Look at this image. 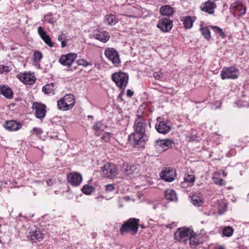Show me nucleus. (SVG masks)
Masks as SVG:
<instances>
[{
	"instance_id": "nucleus-1",
	"label": "nucleus",
	"mask_w": 249,
	"mask_h": 249,
	"mask_svg": "<svg viewBox=\"0 0 249 249\" xmlns=\"http://www.w3.org/2000/svg\"><path fill=\"white\" fill-rule=\"evenodd\" d=\"M139 219L131 218L125 222L120 228V232L124 234L129 232L132 234H135L138 230Z\"/></svg>"
},
{
	"instance_id": "nucleus-2",
	"label": "nucleus",
	"mask_w": 249,
	"mask_h": 249,
	"mask_svg": "<svg viewBox=\"0 0 249 249\" xmlns=\"http://www.w3.org/2000/svg\"><path fill=\"white\" fill-rule=\"evenodd\" d=\"M111 79L120 89L123 91L128 83V75L127 73L119 71L113 73Z\"/></svg>"
},
{
	"instance_id": "nucleus-3",
	"label": "nucleus",
	"mask_w": 249,
	"mask_h": 249,
	"mask_svg": "<svg viewBox=\"0 0 249 249\" xmlns=\"http://www.w3.org/2000/svg\"><path fill=\"white\" fill-rule=\"evenodd\" d=\"M75 100L73 94H66L57 101V106L59 110L67 111L74 106Z\"/></svg>"
},
{
	"instance_id": "nucleus-4",
	"label": "nucleus",
	"mask_w": 249,
	"mask_h": 249,
	"mask_svg": "<svg viewBox=\"0 0 249 249\" xmlns=\"http://www.w3.org/2000/svg\"><path fill=\"white\" fill-rule=\"evenodd\" d=\"M101 169L102 176L106 178H113L118 174V169L116 165L112 163L106 162Z\"/></svg>"
},
{
	"instance_id": "nucleus-5",
	"label": "nucleus",
	"mask_w": 249,
	"mask_h": 249,
	"mask_svg": "<svg viewBox=\"0 0 249 249\" xmlns=\"http://www.w3.org/2000/svg\"><path fill=\"white\" fill-rule=\"evenodd\" d=\"M239 71L237 69L233 67L223 68L220 73L222 79H235L238 77Z\"/></svg>"
},
{
	"instance_id": "nucleus-6",
	"label": "nucleus",
	"mask_w": 249,
	"mask_h": 249,
	"mask_svg": "<svg viewBox=\"0 0 249 249\" xmlns=\"http://www.w3.org/2000/svg\"><path fill=\"white\" fill-rule=\"evenodd\" d=\"M192 231L187 228H179L175 233V239L180 242L185 243L189 239Z\"/></svg>"
},
{
	"instance_id": "nucleus-7",
	"label": "nucleus",
	"mask_w": 249,
	"mask_h": 249,
	"mask_svg": "<svg viewBox=\"0 0 249 249\" xmlns=\"http://www.w3.org/2000/svg\"><path fill=\"white\" fill-rule=\"evenodd\" d=\"M105 54L114 66H118L120 65L121 60L119 55L117 51L114 49L112 48H107L105 51Z\"/></svg>"
},
{
	"instance_id": "nucleus-8",
	"label": "nucleus",
	"mask_w": 249,
	"mask_h": 249,
	"mask_svg": "<svg viewBox=\"0 0 249 249\" xmlns=\"http://www.w3.org/2000/svg\"><path fill=\"white\" fill-rule=\"evenodd\" d=\"M67 179L71 185L78 186L82 182V176L78 172H73L67 174Z\"/></svg>"
},
{
	"instance_id": "nucleus-9",
	"label": "nucleus",
	"mask_w": 249,
	"mask_h": 249,
	"mask_svg": "<svg viewBox=\"0 0 249 249\" xmlns=\"http://www.w3.org/2000/svg\"><path fill=\"white\" fill-rule=\"evenodd\" d=\"M28 237L33 242H39L44 238V233L41 229L35 227L30 230Z\"/></svg>"
},
{
	"instance_id": "nucleus-10",
	"label": "nucleus",
	"mask_w": 249,
	"mask_h": 249,
	"mask_svg": "<svg viewBox=\"0 0 249 249\" xmlns=\"http://www.w3.org/2000/svg\"><path fill=\"white\" fill-rule=\"evenodd\" d=\"M144 134H140L139 133L135 132L131 134L128 139L129 141L132 143L135 146L139 147L142 145L144 143Z\"/></svg>"
},
{
	"instance_id": "nucleus-11",
	"label": "nucleus",
	"mask_w": 249,
	"mask_h": 249,
	"mask_svg": "<svg viewBox=\"0 0 249 249\" xmlns=\"http://www.w3.org/2000/svg\"><path fill=\"white\" fill-rule=\"evenodd\" d=\"M77 57V54L69 53L67 54H63L59 59L60 63L63 66H71Z\"/></svg>"
},
{
	"instance_id": "nucleus-12",
	"label": "nucleus",
	"mask_w": 249,
	"mask_h": 249,
	"mask_svg": "<svg viewBox=\"0 0 249 249\" xmlns=\"http://www.w3.org/2000/svg\"><path fill=\"white\" fill-rule=\"evenodd\" d=\"M173 142L169 139L159 140L156 142V148L160 152L164 151L172 147Z\"/></svg>"
},
{
	"instance_id": "nucleus-13",
	"label": "nucleus",
	"mask_w": 249,
	"mask_h": 249,
	"mask_svg": "<svg viewBox=\"0 0 249 249\" xmlns=\"http://www.w3.org/2000/svg\"><path fill=\"white\" fill-rule=\"evenodd\" d=\"M176 175L175 170L170 168H166L160 174V178L167 182H172L173 181Z\"/></svg>"
},
{
	"instance_id": "nucleus-14",
	"label": "nucleus",
	"mask_w": 249,
	"mask_h": 249,
	"mask_svg": "<svg viewBox=\"0 0 249 249\" xmlns=\"http://www.w3.org/2000/svg\"><path fill=\"white\" fill-rule=\"evenodd\" d=\"M46 106L37 103H35L32 106V108L35 110V115L39 119L44 118L46 115Z\"/></svg>"
},
{
	"instance_id": "nucleus-15",
	"label": "nucleus",
	"mask_w": 249,
	"mask_h": 249,
	"mask_svg": "<svg viewBox=\"0 0 249 249\" xmlns=\"http://www.w3.org/2000/svg\"><path fill=\"white\" fill-rule=\"evenodd\" d=\"M160 118H158V122L155 125V128L159 133L166 134L169 132L171 127L169 122L166 121H160Z\"/></svg>"
},
{
	"instance_id": "nucleus-16",
	"label": "nucleus",
	"mask_w": 249,
	"mask_h": 249,
	"mask_svg": "<svg viewBox=\"0 0 249 249\" xmlns=\"http://www.w3.org/2000/svg\"><path fill=\"white\" fill-rule=\"evenodd\" d=\"M17 77L21 82L26 85H33L36 80L35 76L30 73H20L18 74Z\"/></svg>"
},
{
	"instance_id": "nucleus-17",
	"label": "nucleus",
	"mask_w": 249,
	"mask_h": 249,
	"mask_svg": "<svg viewBox=\"0 0 249 249\" xmlns=\"http://www.w3.org/2000/svg\"><path fill=\"white\" fill-rule=\"evenodd\" d=\"M146 124L143 118L141 117H138L135 120L134 125L135 132L140 134H144L145 131Z\"/></svg>"
},
{
	"instance_id": "nucleus-18",
	"label": "nucleus",
	"mask_w": 249,
	"mask_h": 249,
	"mask_svg": "<svg viewBox=\"0 0 249 249\" xmlns=\"http://www.w3.org/2000/svg\"><path fill=\"white\" fill-rule=\"evenodd\" d=\"M172 26V21L166 18L160 20L157 25V27L163 32H167L170 31Z\"/></svg>"
},
{
	"instance_id": "nucleus-19",
	"label": "nucleus",
	"mask_w": 249,
	"mask_h": 249,
	"mask_svg": "<svg viewBox=\"0 0 249 249\" xmlns=\"http://www.w3.org/2000/svg\"><path fill=\"white\" fill-rule=\"evenodd\" d=\"M216 8V4L210 0L203 3L200 6L202 11L210 15L214 13V10Z\"/></svg>"
},
{
	"instance_id": "nucleus-20",
	"label": "nucleus",
	"mask_w": 249,
	"mask_h": 249,
	"mask_svg": "<svg viewBox=\"0 0 249 249\" xmlns=\"http://www.w3.org/2000/svg\"><path fill=\"white\" fill-rule=\"evenodd\" d=\"M4 128L10 131H15L20 129L22 124L15 120L7 121L4 124Z\"/></svg>"
},
{
	"instance_id": "nucleus-21",
	"label": "nucleus",
	"mask_w": 249,
	"mask_h": 249,
	"mask_svg": "<svg viewBox=\"0 0 249 249\" xmlns=\"http://www.w3.org/2000/svg\"><path fill=\"white\" fill-rule=\"evenodd\" d=\"M37 32L41 39L47 45H48L50 47H52L53 46V44L51 41V38L47 34L46 31L43 30L42 27L39 26L38 28Z\"/></svg>"
},
{
	"instance_id": "nucleus-22",
	"label": "nucleus",
	"mask_w": 249,
	"mask_h": 249,
	"mask_svg": "<svg viewBox=\"0 0 249 249\" xmlns=\"http://www.w3.org/2000/svg\"><path fill=\"white\" fill-rule=\"evenodd\" d=\"M94 37L99 41L105 43L110 38L108 32L107 31H97L93 35Z\"/></svg>"
},
{
	"instance_id": "nucleus-23",
	"label": "nucleus",
	"mask_w": 249,
	"mask_h": 249,
	"mask_svg": "<svg viewBox=\"0 0 249 249\" xmlns=\"http://www.w3.org/2000/svg\"><path fill=\"white\" fill-rule=\"evenodd\" d=\"M0 94L7 99H11L13 97V91L7 85H0Z\"/></svg>"
},
{
	"instance_id": "nucleus-24",
	"label": "nucleus",
	"mask_w": 249,
	"mask_h": 249,
	"mask_svg": "<svg viewBox=\"0 0 249 249\" xmlns=\"http://www.w3.org/2000/svg\"><path fill=\"white\" fill-rule=\"evenodd\" d=\"M106 127V125H104L101 122H96L92 126L94 135L96 136H99Z\"/></svg>"
},
{
	"instance_id": "nucleus-25",
	"label": "nucleus",
	"mask_w": 249,
	"mask_h": 249,
	"mask_svg": "<svg viewBox=\"0 0 249 249\" xmlns=\"http://www.w3.org/2000/svg\"><path fill=\"white\" fill-rule=\"evenodd\" d=\"M191 202L196 206H199L203 203V198L200 194H193L191 196Z\"/></svg>"
},
{
	"instance_id": "nucleus-26",
	"label": "nucleus",
	"mask_w": 249,
	"mask_h": 249,
	"mask_svg": "<svg viewBox=\"0 0 249 249\" xmlns=\"http://www.w3.org/2000/svg\"><path fill=\"white\" fill-rule=\"evenodd\" d=\"M189 244L191 246H196L202 242V239L199 235H196L193 234V232L191 233V235L189 238Z\"/></svg>"
},
{
	"instance_id": "nucleus-27",
	"label": "nucleus",
	"mask_w": 249,
	"mask_h": 249,
	"mask_svg": "<svg viewBox=\"0 0 249 249\" xmlns=\"http://www.w3.org/2000/svg\"><path fill=\"white\" fill-rule=\"evenodd\" d=\"M118 22V19L115 15H107L105 17L104 22L106 24L112 26L116 24Z\"/></svg>"
},
{
	"instance_id": "nucleus-28",
	"label": "nucleus",
	"mask_w": 249,
	"mask_h": 249,
	"mask_svg": "<svg viewBox=\"0 0 249 249\" xmlns=\"http://www.w3.org/2000/svg\"><path fill=\"white\" fill-rule=\"evenodd\" d=\"M165 197L167 200L171 201L177 200L176 193L174 190L171 189L165 191Z\"/></svg>"
},
{
	"instance_id": "nucleus-29",
	"label": "nucleus",
	"mask_w": 249,
	"mask_h": 249,
	"mask_svg": "<svg viewBox=\"0 0 249 249\" xmlns=\"http://www.w3.org/2000/svg\"><path fill=\"white\" fill-rule=\"evenodd\" d=\"M160 12L162 15L169 17L173 15L174 11L173 8L169 5H164L160 8Z\"/></svg>"
},
{
	"instance_id": "nucleus-30",
	"label": "nucleus",
	"mask_w": 249,
	"mask_h": 249,
	"mask_svg": "<svg viewBox=\"0 0 249 249\" xmlns=\"http://www.w3.org/2000/svg\"><path fill=\"white\" fill-rule=\"evenodd\" d=\"M55 90V88H54V85L53 83H51L49 84H47L43 87L42 91L45 93L47 94H54Z\"/></svg>"
},
{
	"instance_id": "nucleus-31",
	"label": "nucleus",
	"mask_w": 249,
	"mask_h": 249,
	"mask_svg": "<svg viewBox=\"0 0 249 249\" xmlns=\"http://www.w3.org/2000/svg\"><path fill=\"white\" fill-rule=\"evenodd\" d=\"M195 20V19H194L191 16H188L185 17L183 20V23L185 28L186 29L191 28Z\"/></svg>"
},
{
	"instance_id": "nucleus-32",
	"label": "nucleus",
	"mask_w": 249,
	"mask_h": 249,
	"mask_svg": "<svg viewBox=\"0 0 249 249\" xmlns=\"http://www.w3.org/2000/svg\"><path fill=\"white\" fill-rule=\"evenodd\" d=\"M220 173L218 172L214 173L213 176V180L214 182L219 185H224L225 184V181L222 178H220Z\"/></svg>"
},
{
	"instance_id": "nucleus-33",
	"label": "nucleus",
	"mask_w": 249,
	"mask_h": 249,
	"mask_svg": "<svg viewBox=\"0 0 249 249\" xmlns=\"http://www.w3.org/2000/svg\"><path fill=\"white\" fill-rule=\"evenodd\" d=\"M233 232V229L230 226L225 227L223 229L222 234L223 235L226 237H230L231 236Z\"/></svg>"
},
{
	"instance_id": "nucleus-34",
	"label": "nucleus",
	"mask_w": 249,
	"mask_h": 249,
	"mask_svg": "<svg viewBox=\"0 0 249 249\" xmlns=\"http://www.w3.org/2000/svg\"><path fill=\"white\" fill-rule=\"evenodd\" d=\"M200 30L205 38L209 39L211 38V32L208 27H201Z\"/></svg>"
},
{
	"instance_id": "nucleus-35",
	"label": "nucleus",
	"mask_w": 249,
	"mask_h": 249,
	"mask_svg": "<svg viewBox=\"0 0 249 249\" xmlns=\"http://www.w3.org/2000/svg\"><path fill=\"white\" fill-rule=\"evenodd\" d=\"M94 188L89 185H85L82 188V191L86 195H90L94 191Z\"/></svg>"
},
{
	"instance_id": "nucleus-36",
	"label": "nucleus",
	"mask_w": 249,
	"mask_h": 249,
	"mask_svg": "<svg viewBox=\"0 0 249 249\" xmlns=\"http://www.w3.org/2000/svg\"><path fill=\"white\" fill-rule=\"evenodd\" d=\"M241 4L240 2L239 1H235L232 3L230 7V12L232 13L233 15H235V10H238Z\"/></svg>"
},
{
	"instance_id": "nucleus-37",
	"label": "nucleus",
	"mask_w": 249,
	"mask_h": 249,
	"mask_svg": "<svg viewBox=\"0 0 249 249\" xmlns=\"http://www.w3.org/2000/svg\"><path fill=\"white\" fill-rule=\"evenodd\" d=\"M211 28L213 30L215 34L219 35L222 38L225 37L226 36L225 34L220 28L216 26H212Z\"/></svg>"
},
{
	"instance_id": "nucleus-38",
	"label": "nucleus",
	"mask_w": 249,
	"mask_h": 249,
	"mask_svg": "<svg viewBox=\"0 0 249 249\" xmlns=\"http://www.w3.org/2000/svg\"><path fill=\"white\" fill-rule=\"evenodd\" d=\"M77 64L78 65L83 66L84 67H87L89 66L92 65L91 63L88 62L86 60L84 59H79L77 60Z\"/></svg>"
},
{
	"instance_id": "nucleus-39",
	"label": "nucleus",
	"mask_w": 249,
	"mask_h": 249,
	"mask_svg": "<svg viewBox=\"0 0 249 249\" xmlns=\"http://www.w3.org/2000/svg\"><path fill=\"white\" fill-rule=\"evenodd\" d=\"M184 178L186 182L190 183H193L195 181V177L193 175H185Z\"/></svg>"
},
{
	"instance_id": "nucleus-40",
	"label": "nucleus",
	"mask_w": 249,
	"mask_h": 249,
	"mask_svg": "<svg viewBox=\"0 0 249 249\" xmlns=\"http://www.w3.org/2000/svg\"><path fill=\"white\" fill-rule=\"evenodd\" d=\"M243 99L236 102L235 104L238 107H245L248 105L247 101L244 100V97H243Z\"/></svg>"
},
{
	"instance_id": "nucleus-41",
	"label": "nucleus",
	"mask_w": 249,
	"mask_h": 249,
	"mask_svg": "<svg viewBox=\"0 0 249 249\" xmlns=\"http://www.w3.org/2000/svg\"><path fill=\"white\" fill-rule=\"evenodd\" d=\"M238 10L240 11V13L237 16L238 17H242L245 14L246 12V8L245 6L242 4L240 5V6L239 7Z\"/></svg>"
},
{
	"instance_id": "nucleus-42",
	"label": "nucleus",
	"mask_w": 249,
	"mask_h": 249,
	"mask_svg": "<svg viewBox=\"0 0 249 249\" xmlns=\"http://www.w3.org/2000/svg\"><path fill=\"white\" fill-rule=\"evenodd\" d=\"M111 135L112 134L108 132L104 133L101 137V139L105 142H108Z\"/></svg>"
},
{
	"instance_id": "nucleus-43",
	"label": "nucleus",
	"mask_w": 249,
	"mask_h": 249,
	"mask_svg": "<svg viewBox=\"0 0 249 249\" xmlns=\"http://www.w3.org/2000/svg\"><path fill=\"white\" fill-rule=\"evenodd\" d=\"M42 58V54L39 52H35L34 53V59L36 61H38Z\"/></svg>"
},
{
	"instance_id": "nucleus-44",
	"label": "nucleus",
	"mask_w": 249,
	"mask_h": 249,
	"mask_svg": "<svg viewBox=\"0 0 249 249\" xmlns=\"http://www.w3.org/2000/svg\"><path fill=\"white\" fill-rule=\"evenodd\" d=\"M227 209V206L224 203H221L218 207L219 210V213L220 214H222Z\"/></svg>"
},
{
	"instance_id": "nucleus-45",
	"label": "nucleus",
	"mask_w": 249,
	"mask_h": 249,
	"mask_svg": "<svg viewBox=\"0 0 249 249\" xmlns=\"http://www.w3.org/2000/svg\"><path fill=\"white\" fill-rule=\"evenodd\" d=\"M131 10L134 14V15L132 16V17L137 18L140 16V15H141L140 10L139 9H138L135 7H133L131 8Z\"/></svg>"
},
{
	"instance_id": "nucleus-46",
	"label": "nucleus",
	"mask_w": 249,
	"mask_h": 249,
	"mask_svg": "<svg viewBox=\"0 0 249 249\" xmlns=\"http://www.w3.org/2000/svg\"><path fill=\"white\" fill-rule=\"evenodd\" d=\"M115 189L114 185L112 184H107L105 186V191L107 192H110Z\"/></svg>"
},
{
	"instance_id": "nucleus-47",
	"label": "nucleus",
	"mask_w": 249,
	"mask_h": 249,
	"mask_svg": "<svg viewBox=\"0 0 249 249\" xmlns=\"http://www.w3.org/2000/svg\"><path fill=\"white\" fill-rule=\"evenodd\" d=\"M162 73L160 71L155 72L153 74V76L156 80L160 79L162 77Z\"/></svg>"
},
{
	"instance_id": "nucleus-48",
	"label": "nucleus",
	"mask_w": 249,
	"mask_h": 249,
	"mask_svg": "<svg viewBox=\"0 0 249 249\" xmlns=\"http://www.w3.org/2000/svg\"><path fill=\"white\" fill-rule=\"evenodd\" d=\"M66 39V36L63 33H61L58 36V40L60 42L64 41Z\"/></svg>"
},
{
	"instance_id": "nucleus-49",
	"label": "nucleus",
	"mask_w": 249,
	"mask_h": 249,
	"mask_svg": "<svg viewBox=\"0 0 249 249\" xmlns=\"http://www.w3.org/2000/svg\"><path fill=\"white\" fill-rule=\"evenodd\" d=\"M44 18L45 20L47 21L51 24H53L55 22V20L53 18H50L49 19H48V16H45Z\"/></svg>"
},
{
	"instance_id": "nucleus-50",
	"label": "nucleus",
	"mask_w": 249,
	"mask_h": 249,
	"mask_svg": "<svg viewBox=\"0 0 249 249\" xmlns=\"http://www.w3.org/2000/svg\"><path fill=\"white\" fill-rule=\"evenodd\" d=\"M177 223L175 222H173L172 223L166 225V227L170 229L174 228V227H177Z\"/></svg>"
},
{
	"instance_id": "nucleus-51",
	"label": "nucleus",
	"mask_w": 249,
	"mask_h": 249,
	"mask_svg": "<svg viewBox=\"0 0 249 249\" xmlns=\"http://www.w3.org/2000/svg\"><path fill=\"white\" fill-rule=\"evenodd\" d=\"M46 182L48 186H52L55 183V181L51 179H49L46 180Z\"/></svg>"
},
{
	"instance_id": "nucleus-52",
	"label": "nucleus",
	"mask_w": 249,
	"mask_h": 249,
	"mask_svg": "<svg viewBox=\"0 0 249 249\" xmlns=\"http://www.w3.org/2000/svg\"><path fill=\"white\" fill-rule=\"evenodd\" d=\"M134 94V92L130 90V89H128L127 90V93H126V95L128 97H131Z\"/></svg>"
},
{
	"instance_id": "nucleus-53",
	"label": "nucleus",
	"mask_w": 249,
	"mask_h": 249,
	"mask_svg": "<svg viewBox=\"0 0 249 249\" xmlns=\"http://www.w3.org/2000/svg\"><path fill=\"white\" fill-rule=\"evenodd\" d=\"M67 39L61 42V46L62 48H64L67 46Z\"/></svg>"
},
{
	"instance_id": "nucleus-54",
	"label": "nucleus",
	"mask_w": 249,
	"mask_h": 249,
	"mask_svg": "<svg viewBox=\"0 0 249 249\" xmlns=\"http://www.w3.org/2000/svg\"><path fill=\"white\" fill-rule=\"evenodd\" d=\"M33 133H36L37 134L40 133L41 130L40 129H38L37 128L34 127L33 129Z\"/></svg>"
},
{
	"instance_id": "nucleus-55",
	"label": "nucleus",
	"mask_w": 249,
	"mask_h": 249,
	"mask_svg": "<svg viewBox=\"0 0 249 249\" xmlns=\"http://www.w3.org/2000/svg\"><path fill=\"white\" fill-rule=\"evenodd\" d=\"M4 67L3 65H0V73H2L4 70Z\"/></svg>"
},
{
	"instance_id": "nucleus-56",
	"label": "nucleus",
	"mask_w": 249,
	"mask_h": 249,
	"mask_svg": "<svg viewBox=\"0 0 249 249\" xmlns=\"http://www.w3.org/2000/svg\"><path fill=\"white\" fill-rule=\"evenodd\" d=\"M222 175L224 176V177H226L227 175V173L225 172V171H223L222 172Z\"/></svg>"
},
{
	"instance_id": "nucleus-57",
	"label": "nucleus",
	"mask_w": 249,
	"mask_h": 249,
	"mask_svg": "<svg viewBox=\"0 0 249 249\" xmlns=\"http://www.w3.org/2000/svg\"><path fill=\"white\" fill-rule=\"evenodd\" d=\"M215 249H224V247H222V246H220V247H218L216 248H215Z\"/></svg>"
},
{
	"instance_id": "nucleus-58",
	"label": "nucleus",
	"mask_w": 249,
	"mask_h": 249,
	"mask_svg": "<svg viewBox=\"0 0 249 249\" xmlns=\"http://www.w3.org/2000/svg\"><path fill=\"white\" fill-rule=\"evenodd\" d=\"M36 195V193H35V192H33V195L35 196Z\"/></svg>"
},
{
	"instance_id": "nucleus-59",
	"label": "nucleus",
	"mask_w": 249,
	"mask_h": 249,
	"mask_svg": "<svg viewBox=\"0 0 249 249\" xmlns=\"http://www.w3.org/2000/svg\"><path fill=\"white\" fill-rule=\"evenodd\" d=\"M55 193L56 194H57V191H55Z\"/></svg>"
}]
</instances>
